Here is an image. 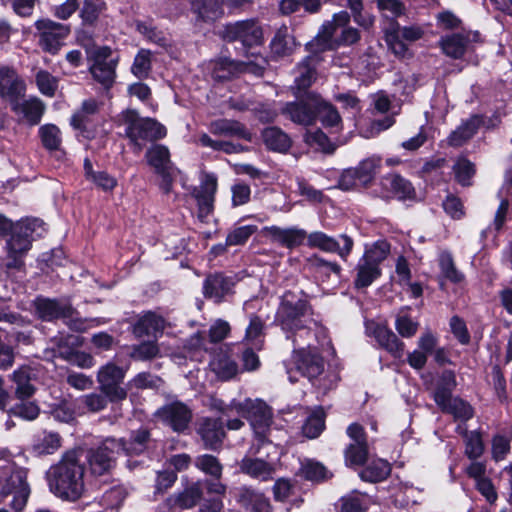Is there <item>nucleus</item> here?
<instances>
[{
    "label": "nucleus",
    "mask_w": 512,
    "mask_h": 512,
    "mask_svg": "<svg viewBox=\"0 0 512 512\" xmlns=\"http://www.w3.org/2000/svg\"><path fill=\"white\" fill-rule=\"evenodd\" d=\"M312 323V309L305 296L301 292L286 291L280 298L274 324L281 328L293 346H300V340L313 337Z\"/></svg>",
    "instance_id": "nucleus-1"
},
{
    "label": "nucleus",
    "mask_w": 512,
    "mask_h": 512,
    "mask_svg": "<svg viewBox=\"0 0 512 512\" xmlns=\"http://www.w3.org/2000/svg\"><path fill=\"white\" fill-rule=\"evenodd\" d=\"M84 466L78 450L66 452L46 473L48 487L56 497L74 502L84 492Z\"/></svg>",
    "instance_id": "nucleus-2"
},
{
    "label": "nucleus",
    "mask_w": 512,
    "mask_h": 512,
    "mask_svg": "<svg viewBox=\"0 0 512 512\" xmlns=\"http://www.w3.org/2000/svg\"><path fill=\"white\" fill-rule=\"evenodd\" d=\"M45 232V224L38 218H25L16 222L4 246L6 268L22 269L33 241L43 237Z\"/></svg>",
    "instance_id": "nucleus-3"
},
{
    "label": "nucleus",
    "mask_w": 512,
    "mask_h": 512,
    "mask_svg": "<svg viewBox=\"0 0 512 512\" xmlns=\"http://www.w3.org/2000/svg\"><path fill=\"white\" fill-rule=\"evenodd\" d=\"M231 409L235 414L249 421L255 435V443L250 448L252 454L260 453L261 447L275 448L267 439L272 421V412L268 405L260 399H245L243 402L232 401Z\"/></svg>",
    "instance_id": "nucleus-4"
},
{
    "label": "nucleus",
    "mask_w": 512,
    "mask_h": 512,
    "mask_svg": "<svg viewBox=\"0 0 512 512\" xmlns=\"http://www.w3.org/2000/svg\"><path fill=\"white\" fill-rule=\"evenodd\" d=\"M350 15L341 11L333 15L331 21L325 22L315 39L310 44L317 50L324 51L334 49L340 45H352L360 39L359 31L349 26Z\"/></svg>",
    "instance_id": "nucleus-5"
},
{
    "label": "nucleus",
    "mask_w": 512,
    "mask_h": 512,
    "mask_svg": "<svg viewBox=\"0 0 512 512\" xmlns=\"http://www.w3.org/2000/svg\"><path fill=\"white\" fill-rule=\"evenodd\" d=\"M119 122L125 127V136L135 151H141L146 141L161 139L166 135V129L162 124L155 119L141 117L133 109L122 111Z\"/></svg>",
    "instance_id": "nucleus-6"
},
{
    "label": "nucleus",
    "mask_w": 512,
    "mask_h": 512,
    "mask_svg": "<svg viewBox=\"0 0 512 512\" xmlns=\"http://www.w3.org/2000/svg\"><path fill=\"white\" fill-rule=\"evenodd\" d=\"M28 470L17 466L14 462L0 465V496L13 495L11 507L16 512H22L27 505L31 488L27 482Z\"/></svg>",
    "instance_id": "nucleus-7"
},
{
    "label": "nucleus",
    "mask_w": 512,
    "mask_h": 512,
    "mask_svg": "<svg viewBox=\"0 0 512 512\" xmlns=\"http://www.w3.org/2000/svg\"><path fill=\"white\" fill-rule=\"evenodd\" d=\"M243 312L249 319L245 330L244 340L254 348L260 350L263 345L265 323L269 313L265 309V302L259 297H252L243 304Z\"/></svg>",
    "instance_id": "nucleus-8"
},
{
    "label": "nucleus",
    "mask_w": 512,
    "mask_h": 512,
    "mask_svg": "<svg viewBox=\"0 0 512 512\" xmlns=\"http://www.w3.org/2000/svg\"><path fill=\"white\" fill-rule=\"evenodd\" d=\"M122 448L121 443L112 437L106 438L97 447L90 448L87 451L86 460L91 474L102 476L110 472Z\"/></svg>",
    "instance_id": "nucleus-9"
},
{
    "label": "nucleus",
    "mask_w": 512,
    "mask_h": 512,
    "mask_svg": "<svg viewBox=\"0 0 512 512\" xmlns=\"http://www.w3.org/2000/svg\"><path fill=\"white\" fill-rule=\"evenodd\" d=\"M36 37L41 49L50 54H57L70 34V26L55 22L49 18L38 19L35 24Z\"/></svg>",
    "instance_id": "nucleus-10"
},
{
    "label": "nucleus",
    "mask_w": 512,
    "mask_h": 512,
    "mask_svg": "<svg viewBox=\"0 0 512 512\" xmlns=\"http://www.w3.org/2000/svg\"><path fill=\"white\" fill-rule=\"evenodd\" d=\"M293 361L297 372L309 380L317 378L324 371V360L310 339L300 340V346H293Z\"/></svg>",
    "instance_id": "nucleus-11"
},
{
    "label": "nucleus",
    "mask_w": 512,
    "mask_h": 512,
    "mask_svg": "<svg viewBox=\"0 0 512 512\" xmlns=\"http://www.w3.org/2000/svg\"><path fill=\"white\" fill-rule=\"evenodd\" d=\"M126 375V369L109 361L97 371L99 390L105 394L110 402L122 401L127 397V391L121 387Z\"/></svg>",
    "instance_id": "nucleus-12"
},
{
    "label": "nucleus",
    "mask_w": 512,
    "mask_h": 512,
    "mask_svg": "<svg viewBox=\"0 0 512 512\" xmlns=\"http://www.w3.org/2000/svg\"><path fill=\"white\" fill-rule=\"evenodd\" d=\"M251 57L253 59H248L246 62H238L225 57L212 61V77L216 80H228L245 71L260 72L264 70L267 64L266 59L256 52H252Z\"/></svg>",
    "instance_id": "nucleus-13"
},
{
    "label": "nucleus",
    "mask_w": 512,
    "mask_h": 512,
    "mask_svg": "<svg viewBox=\"0 0 512 512\" xmlns=\"http://www.w3.org/2000/svg\"><path fill=\"white\" fill-rule=\"evenodd\" d=\"M307 244L311 248H318L324 252L336 253L346 261L350 256L354 241L347 234H340L339 240L321 231H315L306 236Z\"/></svg>",
    "instance_id": "nucleus-14"
},
{
    "label": "nucleus",
    "mask_w": 512,
    "mask_h": 512,
    "mask_svg": "<svg viewBox=\"0 0 512 512\" xmlns=\"http://www.w3.org/2000/svg\"><path fill=\"white\" fill-rule=\"evenodd\" d=\"M199 181V186L193 190V196L197 201L198 218L205 222L214 209L218 181L214 173L208 172H201Z\"/></svg>",
    "instance_id": "nucleus-15"
},
{
    "label": "nucleus",
    "mask_w": 512,
    "mask_h": 512,
    "mask_svg": "<svg viewBox=\"0 0 512 512\" xmlns=\"http://www.w3.org/2000/svg\"><path fill=\"white\" fill-rule=\"evenodd\" d=\"M226 38L245 48H257L263 44V31L254 20L239 21L226 27Z\"/></svg>",
    "instance_id": "nucleus-16"
},
{
    "label": "nucleus",
    "mask_w": 512,
    "mask_h": 512,
    "mask_svg": "<svg viewBox=\"0 0 512 512\" xmlns=\"http://www.w3.org/2000/svg\"><path fill=\"white\" fill-rule=\"evenodd\" d=\"M94 63L90 67L93 78L106 88H109L115 79L117 60L112 58L109 47H100L93 53Z\"/></svg>",
    "instance_id": "nucleus-17"
},
{
    "label": "nucleus",
    "mask_w": 512,
    "mask_h": 512,
    "mask_svg": "<svg viewBox=\"0 0 512 512\" xmlns=\"http://www.w3.org/2000/svg\"><path fill=\"white\" fill-rule=\"evenodd\" d=\"M314 98H318V94L308 93L299 102H288L281 108V113L296 124L313 125L316 121V109L312 104Z\"/></svg>",
    "instance_id": "nucleus-18"
},
{
    "label": "nucleus",
    "mask_w": 512,
    "mask_h": 512,
    "mask_svg": "<svg viewBox=\"0 0 512 512\" xmlns=\"http://www.w3.org/2000/svg\"><path fill=\"white\" fill-rule=\"evenodd\" d=\"M159 418L175 432H183L192 419V411L181 402L170 403L157 411Z\"/></svg>",
    "instance_id": "nucleus-19"
},
{
    "label": "nucleus",
    "mask_w": 512,
    "mask_h": 512,
    "mask_svg": "<svg viewBox=\"0 0 512 512\" xmlns=\"http://www.w3.org/2000/svg\"><path fill=\"white\" fill-rule=\"evenodd\" d=\"M233 348L230 345L221 346L210 361L211 370L220 380H230L239 372Z\"/></svg>",
    "instance_id": "nucleus-20"
},
{
    "label": "nucleus",
    "mask_w": 512,
    "mask_h": 512,
    "mask_svg": "<svg viewBox=\"0 0 512 512\" xmlns=\"http://www.w3.org/2000/svg\"><path fill=\"white\" fill-rule=\"evenodd\" d=\"M265 237L288 249L296 248L303 244L307 233L298 227L282 228L279 226H266L262 229Z\"/></svg>",
    "instance_id": "nucleus-21"
},
{
    "label": "nucleus",
    "mask_w": 512,
    "mask_h": 512,
    "mask_svg": "<svg viewBox=\"0 0 512 512\" xmlns=\"http://www.w3.org/2000/svg\"><path fill=\"white\" fill-rule=\"evenodd\" d=\"M197 433L206 449L217 450L225 437L222 418L203 417L199 419Z\"/></svg>",
    "instance_id": "nucleus-22"
},
{
    "label": "nucleus",
    "mask_w": 512,
    "mask_h": 512,
    "mask_svg": "<svg viewBox=\"0 0 512 512\" xmlns=\"http://www.w3.org/2000/svg\"><path fill=\"white\" fill-rule=\"evenodd\" d=\"M373 162H360L355 168L344 170L339 179L337 187L342 190H349L356 186H366L374 176Z\"/></svg>",
    "instance_id": "nucleus-23"
},
{
    "label": "nucleus",
    "mask_w": 512,
    "mask_h": 512,
    "mask_svg": "<svg viewBox=\"0 0 512 512\" xmlns=\"http://www.w3.org/2000/svg\"><path fill=\"white\" fill-rule=\"evenodd\" d=\"M478 32L454 33L441 38L443 52L451 58H461L473 42L478 41Z\"/></svg>",
    "instance_id": "nucleus-24"
},
{
    "label": "nucleus",
    "mask_w": 512,
    "mask_h": 512,
    "mask_svg": "<svg viewBox=\"0 0 512 512\" xmlns=\"http://www.w3.org/2000/svg\"><path fill=\"white\" fill-rule=\"evenodd\" d=\"M366 331L373 336L381 347L390 352L394 357H401L404 343L386 326L373 321L366 323Z\"/></svg>",
    "instance_id": "nucleus-25"
},
{
    "label": "nucleus",
    "mask_w": 512,
    "mask_h": 512,
    "mask_svg": "<svg viewBox=\"0 0 512 512\" xmlns=\"http://www.w3.org/2000/svg\"><path fill=\"white\" fill-rule=\"evenodd\" d=\"M36 313L44 321L69 318L73 308L68 302L44 297L35 300Z\"/></svg>",
    "instance_id": "nucleus-26"
},
{
    "label": "nucleus",
    "mask_w": 512,
    "mask_h": 512,
    "mask_svg": "<svg viewBox=\"0 0 512 512\" xmlns=\"http://www.w3.org/2000/svg\"><path fill=\"white\" fill-rule=\"evenodd\" d=\"M234 284L235 282L231 277L225 276L221 273H216L209 275L205 279L203 283V292L206 298L219 303L232 291Z\"/></svg>",
    "instance_id": "nucleus-27"
},
{
    "label": "nucleus",
    "mask_w": 512,
    "mask_h": 512,
    "mask_svg": "<svg viewBox=\"0 0 512 512\" xmlns=\"http://www.w3.org/2000/svg\"><path fill=\"white\" fill-rule=\"evenodd\" d=\"M240 470L251 478L260 481L272 479L275 472L274 464L261 458L246 456L240 462Z\"/></svg>",
    "instance_id": "nucleus-28"
},
{
    "label": "nucleus",
    "mask_w": 512,
    "mask_h": 512,
    "mask_svg": "<svg viewBox=\"0 0 512 512\" xmlns=\"http://www.w3.org/2000/svg\"><path fill=\"white\" fill-rule=\"evenodd\" d=\"M12 102L13 111L31 125L40 122L45 110V105L38 98H30L23 101L14 99Z\"/></svg>",
    "instance_id": "nucleus-29"
},
{
    "label": "nucleus",
    "mask_w": 512,
    "mask_h": 512,
    "mask_svg": "<svg viewBox=\"0 0 512 512\" xmlns=\"http://www.w3.org/2000/svg\"><path fill=\"white\" fill-rule=\"evenodd\" d=\"M24 83L11 68H0V97L13 101L24 91Z\"/></svg>",
    "instance_id": "nucleus-30"
},
{
    "label": "nucleus",
    "mask_w": 512,
    "mask_h": 512,
    "mask_svg": "<svg viewBox=\"0 0 512 512\" xmlns=\"http://www.w3.org/2000/svg\"><path fill=\"white\" fill-rule=\"evenodd\" d=\"M165 320L154 312H146L135 323L133 332L137 337L154 336L163 333Z\"/></svg>",
    "instance_id": "nucleus-31"
},
{
    "label": "nucleus",
    "mask_w": 512,
    "mask_h": 512,
    "mask_svg": "<svg viewBox=\"0 0 512 512\" xmlns=\"http://www.w3.org/2000/svg\"><path fill=\"white\" fill-rule=\"evenodd\" d=\"M265 146L272 151L285 153L291 147L292 140L282 129L271 126L262 131Z\"/></svg>",
    "instance_id": "nucleus-32"
},
{
    "label": "nucleus",
    "mask_w": 512,
    "mask_h": 512,
    "mask_svg": "<svg viewBox=\"0 0 512 512\" xmlns=\"http://www.w3.org/2000/svg\"><path fill=\"white\" fill-rule=\"evenodd\" d=\"M210 132L214 135L237 136L251 141L252 134L236 120L219 119L210 124Z\"/></svg>",
    "instance_id": "nucleus-33"
},
{
    "label": "nucleus",
    "mask_w": 512,
    "mask_h": 512,
    "mask_svg": "<svg viewBox=\"0 0 512 512\" xmlns=\"http://www.w3.org/2000/svg\"><path fill=\"white\" fill-rule=\"evenodd\" d=\"M61 444L62 439L58 433L43 431L34 437L31 449L38 456L50 455L54 454Z\"/></svg>",
    "instance_id": "nucleus-34"
},
{
    "label": "nucleus",
    "mask_w": 512,
    "mask_h": 512,
    "mask_svg": "<svg viewBox=\"0 0 512 512\" xmlns=\"http://www.w3.org/2000/svg\"><path fill=\"white\" fill-rule=\"evenodd\" d=\"M481 124L482 118L478 115H473L450 134L448 137L449 145L455 147L461 146L474 136Z\"/></svg>",
    "instance_id": "nucleus-35"
},
{
    "label": "nucleus",
    "mask_w": 512,
    "mask_h": 512,
    "mask_svg": "<svg viewBox=\"0 0 512 512\" xmlns=\"http://www.w3.org/2000/svg\"><path fill=\"white\" fill-rule=\"evenodd\" d=\"M355 270L354 285L357 289L369 287L382 274L381 267L371 264L362 258L358 260Z\"/></svg>",
    "instance_id": "nucleus-36"
},
{
    "label": "nucleus",
    "mask_w": 512,
    "mask_h": 512,
    "mask_svg": "<svg viewBox=\"0 0 512 512\" xmlns=\"http://www.w3.org/2000/svg\"><path fill=\"white\" fill-rule=\"evenodd\" d=\"M456 387V376L452 370H444L439 376L433 399L439 406L452 398V392Z\"/></svg>",
    "instance_id": "nucleus-37"
},
{
    "label": "nucleus",
    "mask_w": 512,
    "mask_h": 512,
    "mask_svg": "<svg viewBox=\"0 0 512 512\" xmlns=\"http://www.w3.org/2000/svg\"><path fill=\"white\" fill-rule=\"evenodd\" d=\"M33 370L30 366H21L16 369L11 377L16 384V395L20 399L29 398L33 395L35 389L31 384Z\"/></svg>",
    "instance_id": "nucleus-38"
},
{
    "label": "nucleus",
    "mask_w": 512,
    "mask_h": 512,
    "mask_svg": "<svg viewBox=\"0 0 512 512\" xmlns=\"http://www.w3.org/2000/svg\"><path fill=\"white\" fill-rule=\"evenodd\" d=\"M296 46L294 38L289 34L288 27H280L270 43L271 52L276 57L290 55Z\"/></svg>",
    "instance_id": "nucleus-39"
},
{
    "label": "nucleus",
    "mask_w": 512,
    "mask_h": 512,
    "mask_svg": "<svg viewBox=\"0 0 512 512\" xmlns=\"http://www.w3.org/2000/svg\"><path fill=\"white\" fill-rule=\"evenodd\" d=\"M439 407L443 412L453 415L455 420L461 422L468 421L474 415L471 405L458 397H452Z\"/></svg>",
    "instance_id": "nucleus-40"
},
{
    "label": "nucleus",
    "mask_w": 512,
    "mask_h": 512,
    "mask_svg": "<svg viewBox=\"0 0 512 512\" xmlns=\"http://www.w3.org/2000/svg\"><path fill=\"white\" fill-rule=\"evenodd\" d=\"M390 472L391 467L389 462L383 459H377L365 467L359 473V477L363 481L377 483L385 480L389 476Z\"/></svg>",
    "instance_id": "nucleus-41"
},
{
    "label": "nucleus",
    "mask_w": 512,
    "mask_h": 512,
    "mask_svg": "<svg viewBox=\"0 0 512 512\" xmlns=\"http://www.w3.org/2000/svg\"><path fill=\"white\" fill-rule=\"evenodd\" d=\"M391 251L390 243L387 240L379 239L371 244H366L362 259L380 267L381 263L388 257Z\"/></svg>",
    "instance_id": "nucleus-42"
},
{
    "label": "nucleus",
    "mask_w": 512,
    "mask_h": 512,
    "mask_svg": "<svg viewBox=\"0 0 512 512\" xmlns=\"http://www.w3.org/2000/svg\"><path fill=\"white\" fill-rule=\"evenodd\" d=\"M155 172L159 178L160 189L168 194L172 191V185L179 176L180 171L174 166L173 162H154Z\"/></svg>",
    "instance_id": "nucleus-43"
},
{
    "label": "nucleus",
    "mask_w": 512,
    "mask_h": 512,
    "mask_svg": "<svg viewBox=\"0 0 512 512\" xmlns=\"http://www.w3.org/2000/svg\"><path fill=\"white\" fill-rule=\"evenodd\" d=\"M224 0H192V7L200 18L213 21L223 14Z\"/></svg>",
    "instance_id": "nucleus-44"
},
{
    "label": "nucleus",
    "mask_w": 512,
    "mask_h": 512,
    "mask_svg": "<svg viewBox=\"0 0 512 512\" xmlns=\"http://www.w3.org/2000/svg\"><path fill=\"white\" fill-rule=\"evenodd\" d=\"M312 104L316 109V118L319 117L324 126L334 127L341 121L338 111L320 95L314 98Z\"/></svg>",
    "instance_id": "nucleus-45"
},
{
    "label": "nucleus",
    "mask_w": 512,
    "mask_h": 512,
    "mask_svg": "<svg viewBox=\"0 0 512 512\" xmlns=\"http://www.w3.org/2000/svg\"><path fill=\"white\" fill-rule=\"evenodd\" d=\"M149 439V432L145 429H141L133 432L128 442L123 439H117V441L123 446L121 452L127 455H138L147 448Z\"/></svg>",
    "instance_id": "nucleus-46"
},
{
    "label": "nucleus",
    "mask_w": 512,
    "mask_h": 512,
    "mask_svg": "<svg viewBox=\"0 0 512 512\" xmlns=\"http://www.w3.org/2000/svg\"><path fill=\"white\" fill-rule=\"evenodd\" d=\"M383 185L389 187L391 193L398 199H410L415 193L412 184L398 175L385 177L383 179Z\"/></svg>",
    "instance_id": "nucleus-47"
},
{
    "label": "nucleus",
    "mask_w": 512,
    "mask_h": 512,
    "mask_svg": "<svg viewBox=\"0 0 512 512\" xmlns=\"http://www.w3.org/2000/svg\"><path fill=\"white\" fill-rule=\"evenodd\" d=\"M201 495L202 491L199 485L194 484L178 495L169 497L168 502L171 506H178L181 509H190L200 500Z\"/></svg>",
    "instance_id": "nucleus-48"
},
{
    "label": "nucleus",
    "mask_w": 512,
    "mask_h": 512,
    "mask_svg": "<svg viewBox=\"0 0 512 512\" xmlns=\"http://www.w3.org/2000/svg\"><path fill=\"white\" fill-rule=\"evenodd\" d=\"M100 106L101 103L93 98L84 100L80 109L72 116L71 125L75 129H85L88 117L98 113Z\"/></svg>",
    "instance_id": "nucleus-49"
},
{
    "label": "nucleus",
    "mask_w": 512,
    "mask_h": 512,
    "mask_svg": "<svg viewBox=\"0 0 512 512\" xmlns=\"http://www.w3.org/2000/svg\"><path fill=\"white\" fill-rule=\"evenodd\" d=\"M368 505L369 501L365 494L353 491L340 499L338 512H366Z\"/></svg>",
    "instance_id": "nucleus-50"
},
{
    "label": "nucleus",
    "mask_w": 512,
    "mask_h": 512,
    "mask_svg": "<svg viewBox=\"0 0 512 512\" xmlns=\"http://www.w3.org/2000/svg\"><path fill=\"white\" fill-rule=\"evenodd\" d=\"M234 172L238 175H247L251 180L260 184H266L273 179L269 171L260 169L247 162H237L233 165Z\"/></svg>",
    "instance_id": "nucleus-51"
},
{
    "label": "nucleus",
    "mask_w": 512,
    "mask_h": 512,
    "mask_svg": "<svg viewBox=\"0 0 512 512\" xmlns=\"http://www.w3.org/2000/svg\"><path fill=\"white\" fill-rule=\"evenodd\" d=\"M304 140L309 147L325 155H331L336 149V146L329 141L321 130L308 131Z\"/></svg>",
    "instance_id": "nucleus-52"
},
{
    "label": "nucleus",
    "mask_w": 512,
    "mask_h": 512,
    "mask_svg": "<svg viewBox=\"0 0 512 512\" xmlns=\"http://www.w3.org/2000/svg\"><path fill=\"white\" fill-rule=\"evenodd\" d=\"M400 25L393 21L386 30L385 38L390 50L397 56L404 58L408 53L406 44L400 39Z\"/></svg>",
    "instance_id": "nucleus-53"
},
{
    "label": "nucleus",
    "mask_w": 512,
    "mask_h": 512,
    "mask_svg": "<svg viewBox=\"0 0 512 512\" xmlns=\"http://www.w3.org/2000/svg\"><path fill=\"white\" fill-rule=\"evenodd\" d=\"M464 445V453L470 460H476L484 453L485 446L482 435L477 430L465 432Z\"/></svg>",
    "instance_id": "nucleus-54"
},
{
    "label": "nucleus",
    "mask_w": 512,
    "mask_h": 512,
    "mask_svg": "<svg viewBox=\"0 0 512 512\" xmlns=\"http://www.w3.org/2000/svg\"><path fill=\"white\" fill-rule=\"evenodd\" d=\"M84 170L86 177L89 180L93 181L99 188H101L104 191H111L117 185V180L113 176L109 175L107 172L93 171L91 162H84Z\"/></svg>",
    "instance_id": "nucleus-55"
},
{
    "label": "nucleus",
    "mask_w": 512,
    "mask_h": 512,
    "mask_svg": "<svg viewBox=\"0 0 512 512\" xmlns=\"http://www.w3.org/2000/svg\"><path fill=\"white\" fill-rule=\"evenodd\" d=\"M325 426L324 412L322 409L313 411L302 426L303 434L310 439L316 438Z\"/></svg>",
    "instance_id": "nucleus-56"
},
{
    "label": "nucleus",
    "mask_w": 512,
    "mask_h": 512,
    "mask_svg": "<svg viewBox=\"0 0 512 512\" xmlns=\"http://www.w3.org/2000/svg\"><path fill=\"white\" fill-rule=\"evenodd\" d=\"M439 266L445 279L453 283H459L463 280V274L455 267L452 255L449 252L445 251L439 255Z\"/></svg>",
    "instance_id": "nucleus-57"
},
{
    "label": "nucleus",
    "mask_w": 512,
    "mask_h": 512,
    "mask_svg": "<svg viewBox=\"0 0 512 512\" xmlns=\"http://www.w3.org/2000/svg\"><path fill=\"white\" fill-rule=\"evenodd\" d=\"M368 457V444L350 443L345 450V463L347 466H361Z\"/></svg>",
    "instance_id": "nucleus-58"
},
{
    "label": "nucleus",
    "mask_w": 512,
    "mask_h": 512,
    "mask_svg": "<svg viewBox=\"0 0 512 512\" xmlns=\"http://www.w3.org/2000/svg\"><path fill=\"white\" fill-rule=\"evenodd\" d=\"M311 57H307L298 67L295 84L299 90L308 88L315 80V69L311 66Z\"/></svg>",
    "instance_id": "nucleus-59"
},
{
    "label": "nucleus",
    "mask_w": 512,
    "mask_h": 512,
    "mask_svg": "<svg viewBox=\"0 0 512 512\" xmlns=\"http://www.w3.org/2000/svg\"><path fill=\"white\" fill-rule=\"evenodd\" d=\"M199 143L204 146L211 148L214 151H222L226 154H235L244 149L242 145L234 144L226 141L213 140L209 135L202 134L199 137Z\"/></svg>",
    "instance_id": "nucleus-60"
},
{
    "label": "nucleus",
    "mask_w": 512,
    "mask_h": 512,
    "mask_svg": "<svg viewBox=\"0 0 512 512\" xmlns=\"http://www.w3.org/2000/svg\"><path fill=\"white\" fill-rule=\"evenodd\" d=\"M511 449V437L503 434H496L491 441L492 458L496 461L504 460Z\"/></svg>",
    "instance_id": "nucleus-61"
},
{
    "label": "nucleus",
    "mask_w": 512,
    "mask_h": 512,
    "mask_svg": "<svg viewBox=\"0 0 512 512\" xmlns=\"http://www.w3.org/2000/svg\"><path fill=\"white\" fill-rule=\"evenodd\" d=\"M104 9L105 3L102 0H84L80 17L85 24H93Z\"/></svg>",
    "instance_id": "nucleus-62"
},
{
    "label": "nucleus",
    "mask_w": 512,
    "mask_h": 512,
    "mask_svg": "<svg viewBox=\"0 0 512 512\" xmlns=\"http://www.w3.org/2000/svg\"><path fill=\"white\" fill-rule=\"evenodd\" d=\"M131 70L139 79L146 78L151 70V52L141 49L135 56Z\"/></svg>",
    "instance_id": "nucleus-63"
},
{
    "label": "nucleus",
    "mask_w": 512,
    "mask_h": 512,
    "mask_svg": "<svg viewBox=\"0 0 512 512\" xmlns=\"http://www.w3.org/2000/svg\"><path fill=\"white\" fill-rule=\"evenodd\" d=\"M43 145L50 150L58 149L61 143V132L53 124H46L39 129Z\"/></svg>",
    "instance_id": "nucleus-64"
}]
</instances>
